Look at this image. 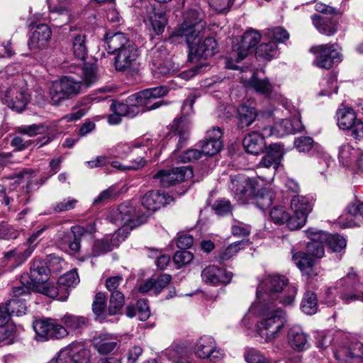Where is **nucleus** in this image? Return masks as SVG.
Instances as JSON below:
<instances>
[{"mask_svg": "<svg viewBox=\"0 0 363 363\" xmlns=\"http://www.w3.org/2000/svg\"><path fill=\"white\" fill-rule=\"evenodd\" d=\"M69 72L79 76L80 80L71 76H65L57 82L69 99L78 94L83 85L89 87L98 79L97 69L93 65H84L83 67L72 65Z\"/></svg>", "mask_w": 363, "mask_h": 363, "instance_id": "7", "label": "nucleus"}, {"mask_svg": "<svg viewBox=\"0 0 363 363\" xmlns=\"http://www.w3.org/2000/svg\"><path fill=\"white\" fill-rule=\"evenodd\" d=\"M277 55V45L274 41L262 43L256 50V57L259 59L271 60L276 57Z\"/></svg>", "mask_w": 363, "mask_h": 363, "instance_id": "46", "label": "nucleus"}, {"mask_svg": "<svg viewBox=\"0 0 363 363\" xmlns=\"http://www.w3.org/2000/svg\"><path fill=\"white\" fill-rule=\"evenodd\" d=\"M33 328L36 340L41 342L64 338L69 335V331L62 324L52 318L35 320Z\"/></svg>", "mask_w": 363, "mask_h": 363, "instance_id": "11", "label": "nucleus"}, {"mask_svg": "<svg viewBox=\"0 0 363 363\" xmlns=\"http://www.w3.org/2000/svg\"><path fill=\"white\" fill-rule=\"evenodd\" d=\"M64 327L70 331H77L86 326L87 320L83 316H78L69 313L64 315L60 319Z\"/></svg>", "mask_w": 363, "mask_h": 363, "instance_id": "45", "label": "nucleus"}, {"mask_svg": "<svg viewBox=\"0 0 363 363\" xmlns=\"http://www.w3.org/2000/svg\"><path fill=\"white\" fill-rule=\"evenodd\" d=\"M193 169L190 166L176 167L170 170H160L154 179L163 187H169L185 179L192 178Z\"/></svg>", "mask_w": 363, "mask_h": 363, "instance_id": "17", "label": "nucleus"}, {"mask_svg": "<svg viewBox=\"0 0 363 363\" xmlns=\"http://www.w3.org/2000/svg\"><path fill=\"white\" fill-rule=\"evenodd\" d=\"M205 26L203 13L196 10H190L185 14L184 22L170 35L169 40L173 43L175 38L184 37L189 45L191 61L207 59L216 53L217 43L213 38H206L203 42H199L197 38Z\"/></svg>", "mask_w": 363, "mask_h": 363, "instance_id": "1", "label": "nucleus"}, {"mask_svg": "<svg viewBox=\"0 0 363 363\" xmlns=\"http://www.w3.org/2000/svg\"><path fill=\"white\" fill-rule=\"evenodd\" d=\"M79 282V275L75 269L71 270L61 276L57 281V284L61 287L62 292V298H67L69 294V289L75 287Z\"/></svg>", "mask_w": 363, "mask_h": 363, "instance_id": "35", "label": "nucleus"}, {"mask_svg": "<svg viewBox=\"0 0 363 363\" xmlns=\"http://www.w3.org/2000/svg\"><path fill=\"white\" fill-rule=\"evenodd\" d=\"M193 352L194 355L203 360L216 362L224 357L225 353L221 350L215 339L210 335H202L194 343Z\"/></svg>", "mask_w": 363, "mask_h": 363, "instance_id": "12", "label": "nucleus"}, {"mask_svg": "<svg viewBox=\"0 0 363 363\" xmlns=\"http://www.w3.org/2000/svg\"><path fill=\"white\" fill-rule=\"evenodd\" d=\"M249 86L252 87L256 92L265 96H269L273 91V85L267 79H259L255 72H252L251 77L247 81Z\"/></svg>", "mask_w": 363, "mask_h": 363, "instance_id": "39", "label": "nucleus"}, {"mask_svg": "<svg viewBox=\"0 0 363 363\" xmlns=\"http://www.w3.org/2000/svg\"><path fill=\"white\" fill-rule=\"evenodd\" d=\"M287 340L289 344L294 350H303L306 348L307 336L300 326L295 325L289 329Z\"/></svg>", "mask_w": 363, "mask_h": 363, "instance_id": "33", "label": "nucleus"}, {"mask_svg": "<svg viewBox=\"0 0 363 363\" xmlns=\"http://www.w3.org/2000/svg\"><path fill=\"white\" fill-rule=\"evenodd\" d=\"M337 125L342 130H349L358 120L354 110L350 107H342L337 112Z\"/></svg>", "mask_w": 363, "mask_h": 363, "instance_id": "40", "label": "nucleus"}, {"mask_svg": "<svg viewBox=\"0 0 363 363\" xmlns=\"http://www.w3.org/2000/svg\"><path fill=\"white\" fill-rule=\"evenodd\" d=\"M293 260L303 274L307 276L312 274L314 260L310 255L298 252L293 255Z\"/></svg>", "mask_w": 363, "mask_h": 363, "instance_id": "43", "label": "nucleus"}, {"mask_svg": "<svg viewBox=\"0 0 363 363\" xmlns=\"http://www.w3.org/2000/svg\"><path fill=\"white\" fill-rule=\"evenodd\" d=\"M317 306L315 294L312 291H306L301 305L302 311L307 315H313L317 311Z\"/></svg>", "mask_w": 363, "mask_h": 363, "instance_id": "49", "label": "nucleus"}, {"mask_svg": "<svg viewBox=\"0 0 363 363\" xmlns=\"http://www.w3.org/2000/svg\"><path fill=\"white\" fill-rule=\"evenodd\" d=\"M201 278L207 284L218 286L225 283L227 272L225 267L215 264L208 265L202 270Z\"/></svg>", "mask_w": 363, "mask_h": 363, "instance_id": "25", "label": "nucleus"}, {"mask_svg": "<svg viewBox=\"0 0 363 363\" xmlns=\"http://www.w3.org/2000/svg\"><path fill=\"white\" fill-rule=\"evenodd\" d=\"M62 350H67L72 363H89L91 352L82 342H72Z\"/></svg>", "mask_w": 363, "mask_h": 363, "instance_id": "27", "label": "nucleus"}, {"mask_svg": "<svg viewBox=\"0 0 363 363\" xmlns=\"http://www.w3.org/2000/svg\"><path fill=\"white\" fill-rule=\"evenodd\" d=\"M264 184V181L261 177L248 178L239 175L231 179V190L235 199L242 204L252 200L262 211L268 208L273 200L272 194L262 189Z\"/></svg>", "mask_w": 363, "mask_h": 363, "instance_id": "4", "label": "nucleus"}, {"mask_svg": "<svg viewBox=\"0 0 363 363\" xmlns=\"http://www.w3.org/2000/svg\"><path fill=\"white\" fill-rule=\"evenodd\" d=\"M291 208L294 213H300L307 219L308 215L313 208L311 200L303 196H294L291 201Z\"/></svg>", "mask_w": 363, "mask_h": 363, "instance_id": "38", "label": "nucleus"}, {"mask_svg": "<svg viewBox=\"0 0 363 363\" xmlns=\"http://www.w3.org/2000/svg\"><path fill=\"white\" fill-rule=\"evenodd\" d=\"M195 99L196 96L194 95H189L182 104L181 118L178 120H174L172 128L176 133L174 136L171 137V139L174 138V141L177 140V150L181 148L189 138L190 125L191 123L189 117L194 113L193 106Z\"/></svg>", "mask_w": 363, "mask_h": 363, "instance_id": "10", "label": "nucleus"}, {"mask_svg": "<svg viewBox=\"0 0 363 363\" xmlns=\"http://www.w3.org/2000/svg\"><path fill=\"white\" fill-rule=\"evenodd\" d=\"M64 264V260L57 256H52L50 259L49 267L47 262L43 260H33L30 269V281H26V284L33 288H38L39 285L45 283L49 279L50 272L60 271Z\"/></svg>", "mask_w": 363, "mask_h": 363, "instance_id": "9", "label": "nucleus"}, {"mask_svg": "<svg viewBox=\"0 0 363 363\" xmlns=\"http://www.w3.org/2000/svg\"><path fill=\"white\" fill-rule=\"evenodd\" d=\"M303 129V125L299 114L293 121L282 119L274 125L275 135L277 137H283L288 134L296 133L301 131Z\"/></svg>", "mask_w": 363, "mask_h": 363, "instance_id": "28", "label": "nucleus"}, {"mask_svg": "<svg viewBox=\"0 0 363 363\" xmlns=\"http://www.w3.org/2000/svg\"><path fill=\"white\" fill-rule=\"evenodd\" d=\"M287 281L282 276H268L259 284L257 289V298L259 303H271V301L279 299V302L285 306L293 304L296 289L294 286H289L286 290L283 291Z\"/></svg>", "mask_w": 363, "mask_h": 363, "instance_id": "5", "label": "nucleus"}, {"mask_svg": "<svg viewBox=\"0 0 363 363\" xmlns=\"http://www.w3.org/2000/svg\"><path fill=\"white\" fill-rule=\"evenodd\" d=\"M205 26L203 13L196 10H190L185 14L184 22L170 35L169 40L173 43L175 38L184 37L189 45L191 61L207 59L216 53L217 43L213 38H206L203 42H199L197 38Z\"/></svg>", "mask_w": 363, "mask_h": 363, "instance_id": "2", "label": "nucleus"}, {"mask_svg": "<svg viewBox=\"0 0 363 363\" xmlns=\"http://www.w3.org/2000/svg\"><path fill=\"white\" fill-rule=\"evenodd\" d=\"M314 141L312 138L308 136H301L294 141L296 148L302 152L310 151L313 147Z\"/></svg>", "mask_w": 363, "mask_h": 363, "instance_id": "61", "label": "nucleus"}, {"mask_svg": "<svg viewBox=\"0 0 363 363\" xmlns=\"http://www.w3.org/2000/svg\"><path fill=\"white\" fill-rule=\"evenodd\" d=\"M261 39L260 34L254 30H250L245 32L242 36H236L233 40V50L235 52L238 59L243 60L249 53L250 50L257 44Z\"/></svg>", "mask_w": 363, "mask_h": 363, "instance_id": "20", "label": "nucleus"}, {"mask_svg": "<svg viewBox=\"0 0 363 363\" xmlns=\"http://www.w3.org/2000/svg\"><path fill=\"white\" fill-rule=\"evenodd\" d=\"M147 218L140 215L135 206L130 202H125L119 206L113 213L111 221L121 225L112 235H106L103 239L96 240L93 246L92 254L94 257L111 251L124 241L130 231L145 223Z\"/></svg>", "mask_w": 363, "mask_h": 363, "instance_id": "3", "label": "nucleus"}, {"mask_svg": "<svg viewBox=\"0 0 363 363\" xmlns=\"http://www.w3.org/2000/svg\"><path fill=\"white\" fill-rule=\"evenodd\" d=\"M239 124L241 128L250 125L257 117L256 111L252 107L242 106L238 109Z\"/></svg>", "mask_w": 363, "mask_h": 363, "instance_id": "48", "label": "nucleus"}, {"mask_svg": "<svg viewBox=\"0 0 363 363\" xmlns=\"http://www.w3.org/2000/svg\"><path fill=\"white\" fill-rule=\"evenodd\" d=\"M35 177V173L32 169H25L19 171L14 174L6 178L9 181V193L12 190H16V187L22 182H26V190L23 192L28 193L31 189L33 179Z\"/></svg>", "mask_w": 363, "mask_h": 363, "instance_id": "29", "label": "nucleus"}, {"mask_svg": "<svg viewBox=\"0 0 363 363\" xmlns=\"http://www.w3.org/2000/svg\"><path fill=\"white\" fill-rule=\"evenodd\" d=\"M71 230L74 239L69 244V248L73 252H77L80 249L81 237L85 233H94L95 232V223L92 222L86 228L81 225L73 226Z\"/></svg>", "mask_w": 363, "mask_h": 363, "instance_id": "42", "label": "nucleus"}, {"mask_svg": "<svg viewBox=\"0 0 363 363\" xmlns=\"http://www.w3.org/2000/svg\"><path fill=\"white\" fill-rule=\"evenodd\" d=\"M168 91V89L164 86L146 89L129 96V102L138 101L144 111L154 110L164 104L163 101L155 100L166 96Z\"/></svg>", "mask_w": 363, "mask_h": 363, "instance_id": "13", "label": "nucleus"}, {"mask_svg": "<svg viewBox=\"0 0 363 363\" xmlns=\"http://www.w3.org/2000/svg\"><path fill=\"white\" fill-rule=\"evenodd\" d=\"M52 31L46 24H38L28 40V46L31 50H40L48 48L51 38Z\"/></svg>", "mask_w": 363, "mask_h": 363, "instance_id": "22", "label": "nucleus"}, {"mask_svg": "<svg viewBox=\"0 0 363 363\" xmlns=\"http://www.w3.org/2000/svg\"><path fill=\"white\" fill-rule=\"evenodd\" d=\"M149 21L152 25L154 32L159 35L164 31L167 19L163 11L154 10L149 16Z\"/></svg>", "mask_w": 363, "mask_h": 363, "instance_id": "47", "label": "nucleus"}, {"mask_svg": "<svg viewBox=\"0 0 363 363\" xmlns=\"http://www.w3.org/2000/svg\"><path fill=\"white\" fill-rule=\"evenodd\" d=\"M243 146L248 153L259 155L265 147V142L263 136L258 132H252L243 139Z\"/></svg>", "mask_w": 363, "mask_h": 363, "instance_id": "31", "label": "nucleus"}, {"mask_svg": "<svg viewBox=\"0 0 363 363\" xmlns=\"http://www.w3.org/2000/svg\"><path fill=\"white\" fill-rule=\"evenodd\" d=\"M307 219L300 213H294L293 216L289 214V218L286 220L288 228L291 230H296L305 225Z\"/></svg>", "mask_w": 363, "mask_h": 363, "instance_id": "59", "label": "nucleus"}, {"mask_svg": "<svg viewBox=\"0 0 363 363\" xmlns=\"http://www.w3.org/2000/svg\"><path fill=\"white\" fill-rule=\"evenodd\" d=\"M223 133L219 128H213L206 132L205 139L200 142V147L203 155L213 156L222 148L220 138Z\"/></svg>", "mask_w": 363, "mask_h": 363, "instance_id": "21", "label": "nucleus"}, {"mask_svg": "<svg viewBox=\"0 0 363 363\" xmlns=\"http://www.w3.org/2000/svg\"><path fill=\"white\" fill-rule=\"evenodd\" d=\"M28 275L21 277V284L18 286H14L12 289V298L8 302L9 309L11 310L13 314L16 316H21L26 314V301L30 297V289L33 288L30 285H25L26 283Z\"/></svg>", "mask_w": 363, "mask_h": 363, "instance_id": "16", "label": "nucleus"}, {"mask_svg": "<svg viewBox=\"0 0 363 363\" xmlns=\"http://www.w3.org/2000/svg\"><path fill=\"white\" fill-rule=\"evenodd\" d=\"M145 164L146 160H144V157L140 156L139 160L134 158L130 159L129 164L123 165L121 162L116 161L111 163V166L121 171H128L138 169L143 167Z\"/></svg>", "mask_w": 363, "mask_h": 363, "instance_id": "55", "label": "nucleus"}, {"mask_svg": "<svg viewBox=\"0 0 363 363\" xmlns=\"http://www.w3.org/2000/svg\"><path fill=\"white\" fill-rule=\"evenodd\" d=\"M270 217L273 222L278 225L285 223L289 218V212L283 206H276L270 211Z\"/></svg>", "mask_w": 363, "mask_h": 363, "instance_id": "57", "label": "nucleus"}, {"mask_svg": "<svg viewBox=\"0 0 363 363\" xmlns=\"http://www.w3.org/2000/svg\"><path fill=\"white\" fill-rule=\"evenodd\" d=\"M164 355L173 363H190L191 354L186 347L177 345L165 350Z\"/></svg>", "mask_w": 363, "mask_h": 363, "instance_id": "37", "label": "nucleus"}, {"mask_svg": "<svg viewBox=\"0 0 363 363\" xmlns=\"http://www.w3.org/2000/svg\"><path fill=\"white\" fill-rule=\"evenodd\" d=\"M46 228L47 227L44 226L43 228L34 232L29 237L26 243V248L23 250L24 259H26L29 256H30L38 243V238L41 235L43 232L45 230Z\"/></svg>", "mask_w": 363, "mask_h": 363, "instance_id": "54", "label": "nucleus"}, {"mask_svg": "<svg viewBox=\"0 0 363 363\" xmlns=\"http://www.w3.org/2000/svg\"><path fill=\"white\" fill-rule=\"evenodd\" d=\"M309 231L314 232H321V230H318L315 228H308L306 231V235L311 240V242L307 245V252L311 256H313L316 258H321L323 257L325 250L323 246V243L325 242L322 239L318 238L316 236V239H313V237L314 235L312 233H310Z\"/></svg>", "mask_w": 363, "mask_h": 363, "instance_id": "41", "label": "nucleus"}, {"mask_svg": "<svg viewBox=\"0 0 363 363\" xmlns=\"http://www.w3.org/2000/svg\"><path fill=\"white\" fill-rule=\"evenodd\" d=\"M194 258L192 253L186 250L177 252L174 257V262L179 267L189 264Z\"/></svg>", "mask_w": 363, "mask_h": 363, "instance_id": "63", "label": "nucleus"}, {"mask_svg": "<svg viewBox=\"0 0 363 363\" xmlns=\"http://www.w3.org/2000/svg\"><path fill=\"white\" fill-rule=\"evenodd\" d=\"M49 19L55 27H61L75 19L68 0H48Z\"/></svg>", "mask_w": 363, "mask_h": 363, "instance_id": "15", "label": "nucleus"}, {"mask_svg": "<svg viewBox=\"0 0 363 363\" xmlns=\"http://www.w3.org/2000/svg\"><path fill=\"white\" fill-rule=\"evenodd\" d=\"M157 145V140H153L150 135H144L130 143H120L113 147L114 156L125 159L131 156V159H140V156L146 157V150H150L153 146Z\"/></svg>", "mask_w": 363, "mask_h": 363, "instance_id": "8", "label": "nucleus"}, {"mask_svg": "<svg viewBox=\"0 0 363 363\" xmlns=\"http://www.w3.org/2000/svg\"><path fill=\"white\" fill-rule=\"evenodd\" d=\"M104 42L106 50L111 54L118 53L132 43L128 36L121 32L107 33L104 37Z\"/></svg>", "mask_w": 363, "mask_h": 363, "instance_id": "26", "label": "nucleus"}, {"mask_svg": "<svg viewBox=\"0 0 363 363\" xmlns=\"http://www.w3.org/2000/svg\"><path fill=\"white\" fill-rule=\"evenodd\" d=\"M139 51L138 48L131 43L128 47L122 49L117 53L115 57L114 65L117 71L134 72L138 67Z\"/></svg>", "mask_w": 363, "mask_h": 363, "instance_id": "19", "label": "nucleus"}, {"mask_svg": "<svg viewBox=\"0 0 363 363\" xmlns=\"http://www.w3.org/2000/svg\"><path fill=\"white\" fill-rule=\"evenodd\" d=\"M284 146L273 143L267 147L266 153L257 164V167H273L277 171L284 155Z\"/></svg>", "mask_w": 363, "mask_h": 363, "instance_id": "23", "label": "nucleus"}, {"mask_svg": "<svg viewBox=\"0 0 363 363\" xmlns=\"http://www.w3.org/2000/svg\"><path fill=\"white\" fill-rule=\"evenodd\" d=\"M49 94L54 105H60L64 101L69 99L57 81L52 82Z\"/></svg>", "mask_w": 363, "mask_h": 363, "instance_id": "52", "label": "nucleus"}, {"mask_svg": "<svg viewBox=\"0 0 363 363\" xmlns=\"http://www.w3.org/2000/svg\"><path fill=\"white\" fill-rule=\"evenodd\" d=\"M72 51L74 57L80 61L81 65L83 67L84 61L87 55V48L86 43V36L83 33L75 34L72 39Z\"/></svg>", "mask_w": 363, "mask_h": 363, "instance_id": "36", "label": "nucleus"}, {"mask_svg": "<svg viewBox=\"0 0 363 363\" xmlns=\"http://www.w3.org/2000/svg\"><path fill=\"white\" fill-rule=\"evenodd\" d=\"M47 130V128L43 124H32L21 125L18 128V132L22 134L33 137L39 134H43Z\"/></svg>", "mask_w": 363, "mask_h": 363, "instance_id": "58", "label": "nucleus"}, {"mask_svg": "<svg viewBox=\"0 0 363 363\" xmlns=\"http://www.w3.org/2000/svg\"><path fill=\"white\" fill-rule=\"evenodd\" d=\"M207 67L208 65L206 63H200L191 69L181 72L177 77L184 80H189L195 75L206 72Z\"/></svg>", "mask_w": 363, "mask_h": 363, "instance_id": "60", "label": "nucleus"}, {"mask_svg": "<svg viewBox=\"0 0 363 363\" xmlns=\"http://www.w3.org/2000/svg\"><path fill=\"white\" fill-rule=\"evenodd\" d=\"M260 318L257 323V333L266 342L279 336L286 322L285 312L273 303H260Z\"/></svg>", "mask_w": 363, "mask_h": 363, "instance_id": "6", "label": "nucleus"}, {"mask_svg": "<svg viewBox=\"0 0 363 363\" xmlns=\"http://www.w3.org/2000/svg\"><path fill=\"white\" fill-rule=\"evenodd\" d=\"M347 211L349 215L353 218L347 223H342V226L345 228H351L359 225L360 223L363 222V202H355L350 204Z\"/></svg>", "mask_w": 363, "mask_h": 363, "instance_id": "44", "label": "nucleus"}, {"mask_svg": "<svg viewBox=\"0 0 363 363\" xmlns=\"http://www.w3.org/2000/svg\"><path fill=\"white\" fill-rule=\"evenodd\" d=\"M354 149L351 146L349 143H344L338 150V157L343 164H345L347 160L351 157L354 154Z\"/></svg>", "mask_w": 363, "mask_h": 363, "instance_id": "64", "label": "nucleus"}, {"mask_svg": "<svg viewBox=\"0 0 363 363\" xmlns=\"http://www.w3.org/2000/svg\"><path fill=\"white\" fill-rule=\"evenodd\" d=\"M172 196L160 191H150L141 199L142 205L147 210L155 211L162 206L170 203Z\"/></svg>", "mask_w": 363, "mask_h": 363, "instance_id": "24", "label": "nucleus"}, {"mask_svg": "<svg viewBox=\"0 0 363 363\" xmlns=\"http://www.w3.org/2000/svg\"><path fill=\"white\" fill-rule=\"evenodd\" d=\"M247 363H270V359L266 357L260 351L255 349L247 350L244 354Z\"/></svg>", "mask_w": 363, "mask_h": 363, "instance_id": "56", "label": "nucleus"}, {"mask_svg": "<svg viewBox=\"0 0 363 363\" xmlns=\"http://www.w3.org/2000/svg\"><path fill=\"white\" fill-rule=\"evenodd\" d=\"M125 296L121 291H113L111 293L108 312L111 315L116 314L123 306Z\"/></svg>", "mask_w": 363, "mask_h": 363, "instance_id": "53", "label": "nucleus"}, {"mask_svg": "<svg viewBox=\"0 0 363 363\" xmlns=\"http://www.w3.org/2000/svg\"><path fill=\"white\" fill-rule=\"evenodd\" d=\"M140 105L138 101L133 103L129 102V96L127 98L125 103L114 102L111 105V109L113 112L121 116H128L129 118L135 117L140 111Z\"/></svg>", "mask_w": 363, "mask_h": 363, "instance_id": "34", "label": "nucleus"}, {"mask_svg": "<svg viewBox=\"0 0 363 363\" xmlns=\"http://www.w3.org/2000/svg\"><path fill=\"white\" fill-rule=\"evenodd\" d=\"M309 233L314 235V237H313V239H316L315 237L318 236V238L324 240L333 252H340L342 250L345 249L347 245L346 240L339 235L328 234L323 231L314 233L309 231Z\"/></svg>", "mask_w": 363, "mask_h": 363, "instance_id": "32", "label": "nucleus"}, {"mask_svg": "<svg viewBox=\"0 0 363 363\" xmlns=\"http://www.w3.org/2000/svg\"><path fill=\"white\" fill-rule=\"evenodd\" d=\"M106 306V301L105 294L101 292L96 294L92 304V310L94 314L97 316L102 315L105 311Z\"/></svg>", "mask_w": 363, "mask_h": 363, "instance_id": "62", "label": "nucleus"}, {"mask_svg": "<svg viewBox=\"0 0 363 363\" xmlns=\"http://www.w3.org/2000/svg\"><path fill=\"white\" fill-rule=\"evenodd\" d=\"M5 101L8 106L18 112L22 111L28 101L25 82L21 77L12 79L11 86L5 92Z\"/></svg>", "mask_w": 363, "mask_h": 363, "instance_id": "14", "label": "nucleus"}, {"mask_svg": "<svg viewBox=\"0 0 363 363\" xmlns=\"http://www.w3.org/2000/svg\"><path fill=\"white\" fill-rule=\"evenodd\" d=\"M118 341L117 337L106 333L94 337L93 344L99 353L101 354H107L116 348Z\"/></svg>", "mask_w": 363, "mask_h": 363, "instance_id": "30", "label": "nucleus"}, {"mask_svg": "<svg viewBox=\"0 0 363 363\" xmlns=\"http://www.w3.org/2000/svg\"><path fill=\"white\" fill-rule=\"evenodd\" d=\"M38 290L46 295L47 296L52 298H57V300L65 301L67 298H62V292H61V287L59 286V285L54 284L53 283H47V281L44 284H41V285H39V286L37 288Z\"/></svg>", "mask_w": 363, "mask_h": 363, "instance_id": "50", "label": "nucleus"}, {"mask_svg": "<svg viewBox=\"0 0 363 363\" xmlns=\"http://www.w3.org/2000/svg\"><path fill=\"white\" fill-rule=\"evenodd\" d=\"M311 50L317 54L314 64L324 69H330L335 62L341 61L337 45H321L313 47Z\"/></svg>", "mask_w": 363, "mask_h": 363, "instance_id": "18", "label": "nucleus"}, {"mask_svg": "<svg viewBox=\"0 0 363 363\" xmlns=\"http://www.w3.org/2000/svg\"><path fill=\"white\" fill-rule=\"evenodd\" d=\"M311 18L314 26L320 33L330 36L337 31L335 23H328L319 15H313Z\"/></svg>", "mask_w": 363, "mask_h": 363, "instance_id": "51", "label": "nucleus"}]
</instances>
